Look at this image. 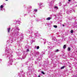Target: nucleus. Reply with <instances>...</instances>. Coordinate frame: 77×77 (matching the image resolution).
I'll return each mask as SVG.
<instances>
[{
    "instance_id": "obj_1",
    "label": "nucleus",
    "mask_w": 77,
    "mask_h": 77,
    "mask_svg": "<svg viewBox=\"0 0 77 77\" xmlns=\"http://www.w3.org/2000/svg\"><path fill=\"white\" fill-rule=\"evenodd\" d=\"M20 30V29L18 27H17L16 29V30L14 31V37H16L18 35V33H19V31Z\"/></svg>"
},
{
    "instance_id": "obj_2",
    "label": "nucleus",
    "mask_w": 77,
    "mask_h": 77,
    "mask_svg": "<svg viewBox=\"0 0 77 77\" xmlns=\"http://www.w3.org/2000/svg\"><path fill=\"white\" fill-rule=\"evenodd\" d=\"M6 53L7 54H11L12 52V51L10 49H8L6 50Z\"/></svg>"
},
{
    "instance_id": "obj_3",
    "label": "nucleus",
    "mask_w": 77,
    "mask_h": 77,
    "mask_svg": "<svg viewBox=\"0 0 77 77\" xmlns=\"http://www.w3.org/2000/svg\"><path fill=\"white\" fill-rule=\"evenodd\" d=\"M13 61V60L12 58H10L9 61L8 62V65H12V63Z\"/></svg>"
},
{
    "instance_id": "obj_4",
    "label": "nucleus",
    "mask_w": 77,
    "mask_h": 77,
    "mask_svg": "<svg viewBox=\"0 0 77 77\" xmlns=\"http://www.w3.org/2000/svg\"><path fill=\"white\" fill-rule=\"evenodd\" d=\"M3 6H4L3 5H1L0 7L1 11H3Z\"/></svg>"
},
{
    "instance_id": "obj_5",
    "label": "nucleus",
    "mask_w": 77,
    "mask_h": 77,
    "mask_svg": "<svg viewBox=\"0 0 77 77\" xmlns=\"http://www.w3.org/2000/svg\"><path fill=\"white\" fill-rule=\"evenodd\" d=\"M10 29H11L10 28H9L7 29V30H8V33H9V32H10L9 31L10 30Z\"/></svg>"
},
{
    "instance_id": "obj_6",
    "label": "nucleus",
    "mask_w": 77,
    "mask_h": 77,
    "mask_svg": "<svg viewBox=\"0 0 77 77\" xmlns=\"http://www.w3.org/2000/svg\"><path fill=\"white\" fill-rule=\"evenodd\" d=\"M51 17H49L46 19L47 20H51Z\"/></svg>"
},
{
    "instance_id": "obj_7",
    "label": "nucleus",
    "mask_w": 77,
    "mask_h": 77,
    "mask_svg": "<svg viewBox=\"0 0 77 77\" xmlns=\"http://www.w3.org/2000/svg\"><path fill=\"white\" fill-rule=\"evenodd\" d=\"M63 48L64 49H65V48H66V45H64V46H63Z\"/></svg>"
},
{
    "instance_id": "obj_8",
    "label": "nucleus",
    "mask_w": 77,
    "mask_h": 77,
    "mask_svg": "<svg viewBox=\"0 0 77 77\" xmlns=\"http://www.w3.org/2000/svg\"><path fill=\"white\" fill-rule=\"evenodd\" d=\"M67 50L68 51H70V50H71V48H68Z\"/></svg>"
},
{
    "instance_id": "obj_9",
    "label": "nucleus",
    "mask_w": 77,
    "mask_h": 77,
    "mask_svg": "<svg viewBox=\"0 0 77 77\" xmlns=\"http://www.w3.org/2000/svg\"><path fill=\"white\" fill-rule=\"evenodd\" d=\"M69 12H70V10H69L67 11V14H69Z\"/></svg>"
},
{
    "instance_id": "obj_10",
    "label": "nucleus",
    "mask_w": 77,
    "mask_h": 77,
    "mask_svg": "<svg viewBox=\"0 0 77 77\" xmlns=\"http://www.w3.org/2000/svg\"><path fill=\"white\" fill-rule=\"evenodd\" d=\"M53 26L55 28H57V26L56 25H54Z\"/></svg>"
},
{
    "instance_id": "obj_11",
    "label": "nucleus",
    "mask_w": 77,
    "mask_h": 77,
    "mask_svg": "<svg viewBox=\"0 0 77 77\" xmlns=\"http://www.w3.org/2000/svg\"><path fill=\"white\" fill-rule=\"evenodd\" d=\"M64 68H65V66H63L61 68V69H64Z\"/></svg>"
},
{
    "instance_id": "obj_12",
    "label": "nucleus",
    "mask_w": 77,
    "mask_h": 77,
    "mask_svg": "<svg viewBox=\"0 0 77 77\" xmlns=\"http://www.w3.org/2000/svg\"><path fill=\"white\" fill-rule=\"evenodd\" d=\"M42 3H40L39 4V6H41V5H42Z\"/></svg>"
},
{
    "instance_id": "obj_13",
    "label": "nucleus",
    "mask_w": 77,
    "mask_h": 77,
    "mask_svg": "<svg viewBox=\"0 0 77 77\" xmlns=\"http://www.w3.org/2000/svg\"><path fill=\"white\" fill-rule=\"evenodd\" d=\"M70 32L71 33H73V30H71Z\"/></svg>"
},
{
    "instance_id": "obj_14",
    "label": "nucleus",
    "mask_w": 77,
    "mask_h": 77,
    "mask_svg": "<svg viewBox=\"0 0 77 77\" xmlns=\"http://www.w3.org/2000/svg\"><path fill=\"white\" fill-rule=\"evenodd\" d=\"M61 3H59V6H61Z\"/></svg>"
},
{
    "instance_id": "obj_15",
    "label": "nucleus",
    "mask_w": 77,
    "mask_h": 77,
    "mask_svg": "<svg viewBox=\"0 0 77 77\" xmlns=\"http://www.w3.org/2000/svg\"><path fill=\"white\" fill-rule=\"evenodd\" d=\"M37 49H39V46H38L36 48Z\"/></svg>"
},
{
    "instance_id": "obj_16",
    "label": "nucleus",
    "mask_w": 77,
    "mask_h": 77,
    "mask_svg": "<svg viewBox=\"0 0 77 77\" xmlns=\"http://www.w3.org/2000/svg\"><path fill=\"white\" fill-rule=\"evenodd\" d=\"M34 11H35V12H37V10L35 9L34 10Z\"/></svg>"
},
{
    "instance_id": "obj_17",
    "label": "nucleus",
    "mask_w": 77,
    "mask_h": 77,
    "mask_svg": "<svg viewBox=\"0 0 77 77\" xmlns=\"http://www.w3.org/2000/svg\"><path fill=\"white\" fill-rule=\"evenodd\" d=\"M42 74H45L44 72H42Z\"/></svg>"
},
{
    "instance_id": "obj_18",
    "label": "nucleus",
    "mask_w": 77,
    "mask_h": 77,
    "mask_svg": "<svg viewBox=\"0 0 77 77\" xmlns=\"http://www.w3.org/2000/svg\"><path fill=\"white\" fill-rule=\"evenodd\" d=\"M26 51H27V52H29V49H27L26 50Z\"/></svg>"
},
{
    "instance_id": "obj_19",
    "label": "nucleus",
    "mask_w": 77,
    "mask_h": 77,
    "mask_svg": "<svg viewBox=\"0 0 77 77\" xmlns=\"http://www.w3.org/2000/svg\"><path fill=\"white\" fill-rule=\"evenodd\" d=\"M56 52H58V51H59V50H57L56 51Z\"/></svg>"
},
{
    "instance_id": "obj_20",
    "label": "nucleus",
    "mask_w": 77,
    "mask_h": 77,
    "mask_svg": "<svg viewBox=\"0 0 77 77\" xmlns=\"http://www.w3.org/2000/svg\"><path fill=\"white\" fill-rule=\"evenodd\" d=\"M57 6H55V7H54V8H57Z\"/></svg>"
},
{
    "instance_id": "obj_21",
    "label": "nucleus",
    "mask_w": 77,
    "mask_h": 77,
    "mask_svg": "<svg viewBox=\"0 0 77 77\" xmlns=\"http://www.w3.org/2000/svg\"><path fill=\"white\" fill-rule=\"evenodd\" d=\"M25 57H26V56H25L24 57V56L22 57V58H23V59H24Z\"/></svg>"
},
{
    "instance_id": "obj_22",
    "label": "nucleus",
    "mask_w": 77,
    "mask_h": 77,
    "mask_svg": "<svg viewBox=\"0 0 77 77\" xmlns=\"http://www.w3.org/2000/svg\"><path fill=\"white\" fill-rule=\"evenodd\" d=\"M29 8H32V6H29Z\"/></svg>"
},
{
    "instance_id": "obj_23",
    "label": "nucleus",
    "mask_w": 77,
    "mask_h": 77,
    "mask_svg": "<svg viewBox=\"0 0 77 77\" xmlns=\"http://www.w3.org/2000/svg\"><path fill=\"white\" fill-rule=\"evenodd\" d=\"M38 77H41V76L39 75H38Z\"/></svg>"
},
{
    "instance_id": "obj_24",
    "label": "nucleus",
    "mask_w": 77,
    "mask_h": 77,
    "mask_svg": "<svg viewBox=\"0 0 77 77\" xmlns=\"http://www.w3.org/2000/svg\"><path fill=\"white\" fill-rule=\"evenodd\" d=\"M68 1H69V2H70V1H71V0H68Z\"/></svg>"
},
{
    "instance_id": "obj_25",
    "label": "nucleus",
    "mask_w": 77,
    "mask_h": 77,
    "mask_svg": "<svg viewBox=\"0 0 77 77\" xmlns=\"http://www.w3.org/2000/svg\"><path fill=\"white\" fill-rule=\"evenodd\" d=\"M6 0V1H8V0Z\"/></svg>"
},
{
    "instance_id": "obj_26",
    "label": "nucleus",
    "mask_w": 77,
    "mask_h": 77,
    "mask_svg": "<svg viewBox=\"0 0 77 77\" xmlns=\"http://www.w3.org/2000/svg\"><path fill=\"white\" fill-rule=\"evenodd\" d=\"M63 26H64V25H63Z\"/></svg>"
}]
</instances>
